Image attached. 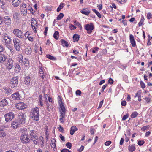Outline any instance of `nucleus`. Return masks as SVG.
<instances>
[{
	"mask_svg": "<svg viewBox=\"0 0 152 152\" xmlns=\"http://www.w3.org/2000/svg\"><path fill=\"white\" fill-rule=\"evenodd\" d=\"M39 109L36 107L33 109L30 113L31 117L34 120L38 121L39 117Z\"/></svg>",
	"mask_w": 152,
	"mask_h": 152,
	"instance_id": "f257e3e1",
	"label": "nucleus"
},
{
	"mask_svg": "<svg viewBox=\"0 0 152 152\" xmlns=\"http://www.w3.org/2000/svg\"><path fill=\"white\" fill-rule=\"evenodd\" d=\"M29 137L34 144H37L39 140L38 134L34 130L30 131Z\"/></svg>",
	"mask_w": 152,
	"mask_h": 152,
	"instance_id": "f03ea898",
	"label": "nucleus"
},
{
	"mask_svg": "<svg viewBox=\"0 0 152 152\" xmlns=\"http://www.w3.org/2000/svg\"><path fill=\"white\" fill-rule=\"evenodd\" d=\"M60 107L61 110H60V121L61 123L64 122L63 118L65 117V114L66 113L65 108L63 104L61 103L60 105Z\"/></svg>",
	"mask_w": 152,
	"mask_h": 152,
	"instance_id": "7ed1b4c3",
	"label": "nucleus"
},
{
	"mask_svg": "<svg viewBox=\"0 0 152 152\" xmlns=\"http://www.w3.org/2000/svg\"><path fill=\"white\" fill-rule=\"evenodd\" d=\"M10 86L12 88H15L18 87V78L16 77H14L10 80Z\"/></svg>",
	"mask_w": 152,
	"mask_h": 152,
	"instance_id": "20e7f679",
	"label": "nucleus"
},
{
	"mask_svg": "<svg viewBox=\"0 0 152 152\" xmlns=\"http://www.w3.org/2000/svg\"><path fill=\"white\" fill-rule=\"evenodd\" d=\"M18 117L16 119L20 124H24L25 123L26 115L23 113L20 114Z\"/></svg>",
	"mask_w": 152,
	"mask_h": 152,
	"instance_id": "39448f33",
	"label": "nucleus"
},
{
	"mask_svg": "<svg viewBox=\"0 0 152 152\" xmlns=\"http://www.w3.org/2000/svg\"><path fill=\"white\" fill-rule=\"evenodd\" d=\"M20 42L19 39L17 38H15L13 40L14 47L17 51H20Z\"/></svg>",
	"mask_w": 152,
	"mask_h": 152,
	"instance_id": "423d86ee",
	"label": "nucleus"
},
{
	"mask_svg": "<svg viewBox=\"0 0 152 152\" xmlns=\"http://www.w3.org/2000/svg\"><path fill=\"white\" fill-rule=\"evenodd\" d=\"M5 121L6 122H8L11 121L15 117L14 114L11 112L6 114L4 115Z\"/></svg>",
	"mask_w": 152,
	"mask_h": 152,
	"instance_id": "0eeeda50",
	"label": "nucleus"
},
{
	"mask_svg": "<svg viewBox=\"0 0 152 152\" xmlns=\"http://www.w3.org/2000/svg\"><path fill=\"white\" fill-rule=\"evenodd\" d=\"M27 132V131L26 129L25 130L24 134H23L21 135V139L22 140V141H23V142L25 143H27L30 140L29 138L27 137L28 133H26Z\"/></svg>",
	"mask_w": 152,
	"mask_h": 152,
	"instance_id": "6e6552de",
	"label": "nucleus"
},
{
	"mask_svg": "<svg viewBox=\"0 0 152 152\" xmlns=\"http://www.w3.org/2000/svg\"><path fill=\"white\" fill-rule=\"evenodd\" d=\"M13 33L15 36L19 38H23V33L21 30H19L18 29L14 30Z\"/></svg>",
	"mask_w": 152,
	"mask_h": 152,
	"instance_id": "1a4fd4ad",
	"label": "nucleus"
},
{
	"mask_svg": "<svg viewBox=\"0 0 152 152\" xmlns=\"http://www.w3.org/2000/svg\"><path fill=\"white\" fill-rule=\"evenodd\" d=\"M85 27V29L87 31V33L89 34L91 33L94 29V26L92 23L86 24Z\"/></svg>",
	"mask_w": 152,
	"mask_h": 152,
	"instance_id": "9d476101",
	"label": "nucleus"
},
{
	"mask_svg": "<svg viewBox=\"0 0 152 152\" xmlns=\"http://www.w3.org/2000/svg\"><path fill=\"white\" fill-rule=\"evenodd\" d=\"M16 107L17 109L20 110H23L26 108V106L23 102L18 103L16 105Z\"/></svg>",
	"mask_w": 152,
	"mask_h": 152,
	"instance_id": "9b49d317",
	"label": "nucleus"
},
{
	"mask_svg": "<svg viewBox=\"0 0 152 152\" xmlns=\"http://www.w3.org/2000/svg\"><path fill=\"white\" fill-rule=\"evenodd\" d=\"M20 124L17 120L16 119L14 121L12 122L11 125L13 128L16 129L19 127Z\"/></svg>",
	"mask_w": 152,
	"mask_h": 152,
	"instance_id": "f8f14e48",
	"label": "nucleus"
},
{
	"mask_svg": "<svg viewBox=\"0 0 152 152\" xmlns=\"http://www.w3.org/2000/svg\"><path fill=\"white\" fill-rule=\"evenodd\" d=\"M12 97L15 100H20L21 98L18 92H17L11 95Z\"/></svg>",
	"mask_w": 152,
	"mask_h": 152,
	"instance_id": "ddd939ff",
	"label": "nucleus"
},
{
	"mask_svg": "<svg viewBox=\"0 0 152 152\" xmlns=\"http://www.w3.org/2000/svg\"><path fill=\"white\" fill-rule=\"evenodd\" d=\"M4 21L6 25L8 26L10 25L11 20L10 17L7 16H5L4 18Z\"/></svg>",
	"mask_w": 152,
	"mask_h": 152,
	"instance_id": "4468645a",
	"label": "nucleus"
},
{
	"mask_svg": "<svg viewBox=\"0 0 152 152\" xmlns=\"http://www.w3.org/2000/svg\"><path fill=\"white\" fill-rule=\"evenodd\" d=\"M14 61L11 58H9L7 61V68L9 70L11 69L14 66Z\"/></svg>",
	"mask_w": 152,
	"mask_h": 152,
	"instance_id": "2eb2a0df",
	"label": "nucleus"
},
{
	"mask_svg": "<svg viewBox=\"0 0 152 152\" xmlns=\"http://www.w3.org/2000/svg\"><path fill=\"white\" fill-rule=\"evenodd\" d=\"M7 58V56L5 55L0 53V63H3Z\"/></svg>",
	"mask_w": 152,
	"mask_h": 152,
	"instance_id": "dca6fc26",
	"label": "nucleus"
},
{
	"mask_svg": "<svg viewBox=\"0 0 152 152\" xmlns=\"http://www.w3.org/2000/svg\"><path fill=\"white\" fill-rule=\"evenodd\" d=\"M130 40L132 47H135L136 46V44L134 36L132 34L130 35Z\"/></svg>",
	"mask_w": 152,
	"mask_h": 152,
	"instance_id": "f3484780",
	"label": "nucleus"
},
{
	"mask_svg": "<svg viewBox=\"0 0 152 152\" xmlns=\"http://www.w3.org/2000/svg\"><path fill=\"white\" fill-rule=\"evenodd\" d=\"M20 15L19 13L15 12L13 14V16L14 20H19L20 17Z\"/></svg>",
	"mask_w": 152,
	"mask_h": 152,
	"instance_id": "a211bd4d",
	"label": "nucleus"
},
{
	"mask_svg": "<svg viewBox=\"0 0 152 152\" xmlns=\"http://www.w3.org/2000/svg\"><path fill=\"white\" fill-rule=\"evenodd\" d=\"M20 8L21 14H23V15H26L27 12V9L25 7V4L24 6L23 5L20 7Z\"/></svg>",
	"mask_w": 152,
	"mask_h": 152,
	"instance_id": "6ab92c4d",
	"label": "nucleus"
},
{
	"mask_svg": "<svg viewBox=\"0 0 152 152\" xmlns=\"http://www.w3.org/2000/svg\"><path fill=\"white\" fill-rule=\"evenodd\" d=\"M78 130V129L75 126H72L70 128V134L71 135H73L75 132Z\"/></svg>",
	"mask_w": 152,
	"mask_h": 152,
	"instance_id": "aec40b11",
	"label": "nucleus"
},
{
	"mask_svg": "<svg viewBox=\"0 0 152 152\" xmlns=\"http://www.w3.org/2000/svg\"><path fill=\"white\" fill-rule=\"evenodd\" d=\"M21 0H13L12 4L15 7H17L19 5Z\"/></svg>",
	"mask_w": 152,
	"mask_h": 152,
	"instance_id": "412c9836",
	"label": "nucleus"
},
{
	"mask_svg": "<svg viewBox=\"0 0 152 152\" xmlns=\"http://www.w3.org/2000/svg\"><path fill=\"white\" fill-rule=\"evenodd\" d=\"M90 12L91 11L90 10L86 9H83L82 10L80 11V12L81 13L86 15H88Z\"/></svg>",
	"mask_w": 152,
	"mask_h": 152,
	"instance_id": "4be33fe9",
	"label": "nucleus"
},
{
	"mask_svg": "<svg viewBox=\"0 0 152 152\" xmlns=\"http://www.w3.org/2000/svg\"><path fill=\"white\" fill-rule=\"evenodd\" d=\"M15 72L18 73L21 70V67L20 65L16 63L15 64Z\"/></svg>",
	"mask_w": 152,
	"mask_h": 152,
	"instance_id": "5701e85b",
	"label": "nucleus"
},
{
	"mask_svg": "<svg viewBox=\"0 0 152 152\" xmlns=\"http://www.w3.org/2000/svg\"><path fill=\"white\" fill-rule=\"evenodd\" d=\"M30 81L31 79L30 77L27 76L25 77L24 82L26 84L28 85L29 84Z\"/></svg>",
	"mask_w": 152,
	"mask_h": 152,
	"instance_id": "b1692460",
	"label": "nucleus"
},
{
	"mask_svg": "<svg viewBox=\"0 0 152 152\" xmlns=\"http://www.w3.org/2000/svg\"><path fill=\"white\" fill-rule=\"evenodd\" d=\"M128 148L130 152H133L135 150V145H129Z\"/></svg>",
	"mask_w": 152,
	"mask_h": 152,
	"instance_id": "393cba45",
	"label": "nucleus"
},
{
	"mask_svg": "<svg viewBox=\"0 0 152 152\" xmlns=\"http://www.w3.org/2000/svg\"><path fill=\"white\" fill-rule=\"evenodd\" d=\"M73 37V41L75 42L78 41L79 40L80 37L78 35L75 34L74 35Z\"/></svg>",
	"mask_w": 152,
	"mask_h": 152,
	"instance_id": "a878e982",
	"label": "nucleus"
},
{
	"mask_svg": "<svg viewBox=\"0 0 152 152\" xmlns=\"http://www.w3.org/2000/svg\"><path fill=\"white\" fill-rule=\"evenodd\" d=\"M8 104L7 101L5 99H3L0 102V104L2 106H4Z\"/></svg>",
	"mask_w": 152,
	"mask_h": 152,
	"instance_id": "bb28decb",
	"label": "nucleus"
},
{
	"mask_svg": "<svg viewBox=\"0 0 152 152\" xmlns=\"http://www.w3.org/2000/svg\"><path fill=\"white\" fill-rule=\"evenodd\" d=\"M39 71L40 72V76L42 78L44 79V72L43 70L42 67H40L39 68Z\"/></svg>",
	"mask_w": 152,
	"mask_h": 152,
	"instance_id": "cd10ccee",
	"label": "nucleus"
},
{
	"mask_svg": "<svg viewBox=\"0 0 152 152\" xmlns=\"http://www.w3.org/2000/svg\"><path fill=\"white\" fill-rule=\"evenodd\" d=\"M61 42L62 45L64 47H68L69 45L67 42L63 39H61Z\"/></svg>",
	"mask_w": 152,
	"mask_h": 152,
	"instance_id": "c85d7f7f",
	"label": "nucleus"
},
{
	"mask_svg": "<svg viewBox=\"0 0 152 152\" xmlns=\"http://www.w3.org/2000/svg\"><path fill=\"white\" fill-rule=\"evenodd\" d=\"M23 56L21 54H19L18 56V59L20 63H22L23 62Z\"/></svg>",
	"mask_w": 152,
	"mask_h": 152,
	"instance_id": "c756f323",
	"label": "nucleus"
},
{
	"mask_svg": "<svg viewBox=\"0 0 152 152\" xmlns=\"http://www.w3.org/2000/svg\"><path fill=\"white\" fill-rule=\"evenodd\" d=\"M47 110L48 111H50L52 110V107L51 105L49 104L48 103H47L46 104Z\"/></svg>",
	"mask_w": 152,
	"mask_h": 152,
	"instance_id": "7c9ffc66",
	"label": "nucleus"
},
{
	"mask_svg": "<svg viewBox=\"0 0 152 152\" xmlns=\"http://www.w3.org/2000/svg\"><path fill=\"white\" fill-rule=\"evenodd\" d=\"M32 52V50L30 48H27L25 49V53L26 54H31Z\"/></svg>",
	"mask_w": 152,
	"mask_h": 152,
	"instance_id": "2f4dec72",
	"label": "nucleus"
},
{
	"mask_svg": "<svg viewBox=\"0 0 152 152\" xmlns=\"http://www.w3.org/2000/svg\"><path fill=\"white\" fill-rule=\"evenodd\" d=\"M64 6V4L63 3L61 4L58 6L57 9V11L59 12L61 9H62Z\"/></svg>",
	"mask_w": 152,
	"mask_h": 152,
	"instance_id": "473e14b6",
	"label": "nucleus"
},
{
	"mask_svg": "<svg viewBox=\"0 0 152 152\" xmlns=\"http://www.w3.org/2000/svg\"><path fill=\"white\" fill-rule=\"evenodd\" d=\"M23 63L25 66H28L29 65V62L28 59L26 58L24 59V61H23Z\"/></svg>",
	"mask_w": 152,
	"mask_h": 152,
	"instance_id": "72a5a7b5",
	"label": "nucleus"
},
{
	"mask_svg": "<svg viewBox=\"0 0 152 152\" xmlns=\"http://www.w3.org/2000/svg\"><path fill=\"white\" fill-rule=\"evenodd\" d=\"M53 37L56 39H58L59 37V32L58 31H56L54 34Z\"/></svg>",
	"mask_w": 152,
	"mask_h": 152,
	"instance_id": "f704fd0d",
	"label": "nucleus"
},
{
	"mask_svg": "<svg viewBox=\"0 0 152 152\" xmlns=\"http://www.w3.org/2000/svg\"><path fill=\"white\" fill-rule=\"evenodd\" d=\"M31 26L32 28H33V26H34V25H35L37 24V22L35 20L34 18H32L31 21Z\"/></svg>",
	"mask_w": 152,
	"mask_h": 152,
	"instance_id": "c9c22d12",
	"label": "nucleus"
},
{
	"mask_svg": "<svg viewBox=\"0 0 152 152\" xmlns=\"http://www.w3.org/2000/svg\"><path fill=\"white\" fill-rule=\"evenodd\" d=\"M138 113L136 112H133L131 115V117L132 118H134L136 117L138 115Z\"/></svg>",
	"mask_w": 152,
	"mask_h": 152,
	"instance_id": "e433bc0d",
	"label": "nucleus"
},
{
	"mask_svg": "<svg viewBox=\"0 0 152 152\" xmlns=\"http://www.w3.org/2000/svg\"><path fill=\"white\" fill-rule=\"evenodd\" d=\"M141 92L140 91H138L137 93H136L135 97H136L137 96L138 99V100L140 101H141V99L140 98V96H141Z\"/></svg>",
	"mask_w": 152,
	"mask_h": 152,
	"instance_id": "4c0bfd02",
	"label": "nucleus"
},
{
	"mask_svg": "<svg viewBox=\"0 0 152 152\" xmlns=\"http://www.w3.org/2000/svg\"><path fill=\"white\" fill-rule=\"evenodd\" d=\"M6 135L3 130H0V137H4Z\"/></svg>",
	"mask_w": 152,
	"mask_h": 152,
	"instance_id": "58836bf2",
	"label": "nucleus"
},
{
	"mask_svg": "<svg viewBox=\"0 0 152 152\" xmlns=\"http://www.w3.org/2000/svg\"><path fill=\"white\" fill-rule=\"evenodd\" d=\"M46 57L50 59L54 60H56V58L53 56L48 54L46 55Z\"/></svg>",
	"mask_w": 152,
	"mask_h": 152,
	"instance_id": "ea45409f",
	"label": "nucleus"
},
{
	"mask_svg": "<svg viewBox=\"0 0 152 152\" xmlns=\"http://www.w3.org/2000/svg\"><path fill=\"white\" fill-rule=\"evenodd\" d=\"M64 15L62 13H60L57 17V20H60L63 17Z\"/></svg>",
	"mask_w": 152,
	"mask_h": 152,
	"instance_id": "a19ab883",
	"label": "nucleus"
},
{
	"mask_svg": "<svg viewBox=\"0 0 152 152\" xmlns=\"http://www.w3.org/2000/svg\"><path fill=\"white\" fill-rule=\"evenodd\" d=\"M144 19L143 17H142L140 21L138 23V25L139 26H141L143 24V22L144 21Z\"/></svg>",
	"mask_w": 152,
	"mask_h": 152,
	"instance_id": "79ce46f5",
	"label": "nucleus"
},
{
	"mask_svg": "<svg viewBox=\"0 0 152 152\" xmlns=\"http://www.w3.org/2000/svg\"><path fill=\"white\" fill-rule=\"evenodd\" d=\"M39 103L40 105L41 106H42L43 105V103L42 102V96L41 95H39Z\"/></svg>",
	"mask_w": 152,
	"mask_h": 152,
	"instance_id": "37998d69",
	"label": "nucleus"
},
{
	"mask_svg": "<svg viewBox=\"0 0 152 152\" xmlns=\"http://www.w3.org/2000/svg\"><path fill=\"white\" fill-rule=\"evenodd\" d=\"M66 146L69 149H70L72 147V145L70 142H67L66 144Z\"/></svg>",
	"mask_w": 152,
	"mask_h": 152,
	"instance_id": "c03bdc74",
	"label": "nucleus"
},
{
	"mask_svg": "<svg viewBox=\"0 0 152 152\" xmlns=\"http://www.w3.org/2000/svg\"><path fill=\"white\" fill-rule=\"evenodd\" d=\"M6 2V0H0V5L3 6L5 4Z\"/></svg>",
	"mask_w": 152,
	"mask_h": 152,
	"instance_id": "a18cd8bd",
	"label": "nucleus"
},
{
	"mask_svg": "<svg viewBox=\"0 0 152 152\" xmlns=\"http://www.w3.org/2000/svg\"><path fill=\"white\" fill-rule=\"evenodd\" d=\"M145 143V142L143 140H139L138 141V144L140 146L142 145Z\"/></svg>",
	"mask_w": 152,
	"mask_h": 152,
	"instance_id": "49530a36",
	"label": "nucleus"
},
{
	"mask_svg": "<svg viewBox=\"0 0 152 152\" xmlns=\"http://www.w3.org/2000/svg\"><path fill=\"white\" fill-rule=\"evenodd\" d=\"M99 49V48L97 47H95L92 50V52L94 53H96V51H98Z\"/></svg>",
	"mask_w": 152,
	"mask_h": 152,
	"instance_id": "de8ad7c7",
	"label": "nucleus"
},
{
	"mask_svg": "<svg viewBox=\"0 0 152 152\" xmlns=\"http://www.w3.org/2000/svg\"><path fill=\"white\" fill-rule=\"evenodd\" d=\"M58 128L59 131L60 132H62L63 131H64V129L60 125H59L58 126Z\"/></svg>",
	"mask_w": 152,
	"mask_h": 152,
	"instance_id": "09e8293b",
	"label": "nucleus"
},
{
	"mask_svg": "<svg viewBox=\"0 0 152 152\" xmlns=\"http://www.w3.org/2000/svg\"><path fill=\"white\" fill-rule=\"evenodd\" d=\"M75 23H76V24H75L77 26H78L80 28V30H81L82 29V26H81L80 24V23H79V22H76V21H75Z\"/></svg>",
	"mask_w": 152,
	"mask_h": 152,
	"instance_id": "8fccbe9b",
	"label": "nucleus"
},
{
	"mask_svg": "<svg viewBox=\"0 0 152 152\" xmlns=\"http://www.w3.org/2000/svg\"><path fill=\"white\" fill-rule=\"evenodd\" d=\"M118 2L120 3L121 4H123L125 3L126 0H116Z\"/></svg>",
	"mask_w": 152,
	"mask_h": 152,
	"instance_id": "3c124183",
	"label": "nucleus"
},
{
	"mask_svg": "<svg viewBox=\"0 0 152 152\" xmlns=\"http://www.w3.org/2000/svg\"><path fill=\"white\" fill-rule=\"evenodd\" d=\"M152 17V14L150 13H148L147 14V18L148 19H150Z\"/></svg>",
	"mask_w": 152,
	"mask_h": 152,
	"instance_id": "603ef678",
	"label": "nucleus"
},
{
	"mask_svg": "<svg viewBox=\"0 0 152 152\" xmlns=\"http://www.w3.org/2000/svg\"><path fill=\"white\" fill-rule=\"evenodd\" d=\"M61 152H71L69 150L67 149H63L61 151Z\"/></svg>",
	"mask_w": 152,
	"mask_h": 152,
	"instance_id": "864d4df0",
	"label": "nucleus"
},
{
	"mask_svg": "<svg viewBox=\"0 0 152 152\" xmlns=\"http://www.w3.org/2000/svg\"><path fill=\"white\" fill-rule=\"evenodd\" d=\"M140 85L141 87L142 88H144L145 87V85L144 83L142 81H140Z\"/></svg>",
	"mask_w": 152,
	"mask_h": 152,
	"instance_id": "5fc2aeb1",
	"label": "nucleus"
},
{
	"mask_svg": "<svg viewBox=\"0 0 152 152\" xmlns=\"http://www.w3.org/2000/svg\"><path fill=\"white\" fill-rule=\"evenodd\" d=\"M128 116L129 115L128 114H126V115H124L122 118V120H125L128 118Z\"/></svg>",
	"mask_w": 152,
	"mask_h": 152,
	"instance_id": "6e6d98bb",
	"label": "nucleus"
},
{
	"mask_svg": "<svg viewBox=\"0 0 152 152\" xmlns=\"http://www.w3.org/2000/svg\"><path fill=\"white\" fill-rule=\"evenodd\" d=\"M4 37L3 38L4 40L5 41L6 39H7L8 38H10L7 36V34H5L4 35Z\"/></svg>",
	"mask_w": 152,
	"mask_h": 152,
	"instance_id": "4d7b16f0",
	"label": "nucleus"
},
{
	"mask_svg": "<svg viewBox=\"0 0 152 152\" xmlns=\"http://www.w3.org/2000/svg\"><path fill=\"white\" fill-rule=\"evenodd\" d=\"M107 84H105L102 87V89L101 90V92H103L104 91V89L105 88L107 87Z\"/></svg>",
	"mask_w": 152,
	"mask_h": 152,
	"instance_id": "13d9d810",
	"label": "nucleus"
},
{
	"mask_svg": "<svg viewBox=\"0 0 152 152\" xmlns=\"http://www.w3.org/2000/svg\"><path fill=\"white\" fill-rule=\"evenodd\" d=\"M111 143V141H107L105 142L104 145L106 146H109Z\"/></svg>",
	"mask_w": 152,
	"mask_h": 152,
	"instance_id": "bf43d9fd",
	"label": "nucleus"
},
{
	"mask_svg": "<svg viewBox=\"0 0 152 152\" xmlns=\"http://www.w3.org/2000/svg\"><path fill=\"white\" fill-rule=\"evenodd\" d=\"M108 82L111 84H113V80L111 78H110L108 80Z\"/></svg>",
	"mask_w": 152,
	"mask_h": 152,
	"instance_id": "052dcab7",
	"label": "nucleus"
},
{
	"mask_svg": "<svg viewBox=\"0 0 152 152\" xmlns=\"http://www.w3.org/2000/svg\"><path fill=\"white\" fill-rule=\"evenodd\" d=\"M126 104V101L124 100L121 102V105L124 106H125Z\"/></svg>",
	"mask_w": 152,
	"mask_h": 152,
	"instance_id": "680f3d73",
	"label": "nucleus"
},
{
	"mask_svg": "<svg viewBox=\"0 0 152 152\" xmlns=\"http://www.w3.org/2000/svg\"><path fill=\"white\" fill-rule=\"evenodd\" d=\"M5 42L7 44H10L11 42V39L10 38H8V39H6L5 40Z\"/></svg>",
	"mask_w": 152,
	"mask_h": 152,
	"instance_id": "e2e57ef3",
	"label": "nucleus"
},
{
	"mask_svg": "<svg viewBox=\"0 0 152 152\" xmlns=\"http://www.w3.org/2000/svg\"><path fill=\"white\" fill-rule=\"evenodd\" d=\"M59 137L62 140L64 141H65L64 137L63 136H62V134H60V135Z\"/></svg>",
	"mask_w": 152,
	"mask_h": 152,
	"instance_id": "0e129e2a",
	"label": "nucleus"
},
{
	"mask_svg": "<svg viewBox=\"0 0 152 152\" xmlns=\"http://www.w3.org/2000/svg\"><path fill=\"white\" fill-rule=\"evenodd\" d=\"M81 91L80 90H77L76 91V94L77 95H80L81 94Z\"/></svg>",
	"mask_w": 152,
	"mask_h": 152,
	"instance_id": "69168bd1",
	"label": "nucleus"
},
{
	"mask_svg": "<svg viewBox=\"0 0 152 152\" xmlns=\"http://www.w3.org/2000/svg\"><path fill=\"white\" fill-rule=\"evenodd\" d=\"M103 103V100H102L100 102L98 108H101V107H102V105Z\"/></svg>",
	"mask_w": 152,
	"mask_h": 152,
	"instance_id": "338daca9",
	"label": "nucleus"
},
{
	"mask_svg": "<svg viewBox=\"0 0 152 152\" xmlns=\"http://www.w3.org/2000/svg\"><path fill=\"white\" fill-rule=\"evenodd\" d=\"M84 148V146L83 145H82L81 147L78 150V151L80 152H81L83 150Z\"/></svg>",
	"mask_w": 152,
	"mask_h": 152,
	"instance_id": "774afa93",
	"label": "nucleus"
}]
</instances>
